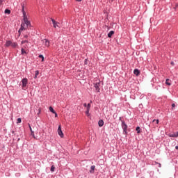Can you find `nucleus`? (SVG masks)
<instances>
[{"label":"nucleus","mask_w":178,"mask_h":178,"mask_svg":"<svg viewBox=\"0 0 178 178\" xmlns=\"http://www.w3.org/2000/svg\"><path fill=\"white\" fill-rule=\"evenodd\" d=\"M22 11L23 13L24 19L21 25V28L19 30V33H22L23 30H26L29 26H30V21L27 18V15H26V11H24V4H22Z\"/></svg>","instance_id":"obj_1"},{"label":"nucleus","mask_w":178,"mask_h":178,"mask_svg":"<svg viewBox=\"0 0 178 178\" xmlns=\"http://www.w3.org/2000/svg\"><path fill=\"white\" fill-rule=\"evenodd\" d=\"M94 87L95 88L96 92H99L101 90V88H99V87H101V81L98 80L96 83H95Z\"/></svg>","instance_id":"obj_2"},{"label":"nucleus","mask_w":178,"mask_h":178,"mask_svg":"<svg viewBox=\"0 0 178 178\" xmlns=\"http://www.w3.org/2000/svg\"><path fill=\"white\" fill-rule=\"evenodd\" d=\"M120 120L122 122V127L123 129V131L124 133H127V124H126V122L122 120V118H120Z\"/></svg>","instance_id":"obj_3"},{"label":"nucleus","mask_w":178,"mask_h":178,"mask_svg":"<svg viewBox=\"0 0 178 178\" xmlns=\"http://www.w3.org/2000/svg\"><path fill=\"white\" fill-rule=\"evenodd\" d=\"M22 90H24V88H26V87L29 83V80L27 79V78H24L22 80Z\"/></svg>","instance_id":"obj_4"},{"label":"nucleus","mask_w":178,"mask_h":178,"mask_svg":"<svg viewBox=\"0 0 178 178\" xmlns=\"http://www.w3.org/2000/svg\"><path fill=\"white\" fill-rule=\"evenodd\" d=\"M58 136H60V137H61V138H63V132L62 131V126L59 125L58 126Z\"/></svg>","instance_id":"obj_5"},{"label":"nucleus","mask_w":178,"mask_h":178,"mask_svg":"<svg viewBox=\"0 0 178 178\" xmlns=\"http://www.w3.org/2000/svg\"><path fill=\"white\" fill-rule=\"evenodd\" d=\"M42 44L44 45V47H49V40H47V39H44L42 40Z\"/></svg>","instance_id":"obj_6"},{"label":"nucleus","mask_w":178,"mask_h":178,"mask_svg":"<svg viewBox=\"0 0 178 178\" xmlns=\"http://www.w3.org/2000/svg\"><path fill=\"white\" fill-rule=\"evenodd\" d=\"M51 20L53 23V26H54V29H56L57 27H59V26L58 25V22L56 21H55V19L51 18Z\"/></svg>","instance_id":"obj_7"},{"label":"nucleus","mask_w":178,"mask_h":178,"mask_svg":"<svg viewBox=\"0 0 178 178\" xmlns=\"http://www.w3.org/2000/svg\"><path fill=\"white\" fill-rule=\"evenodd\" d=\"M169 137H174L177 138L178 137V132L174 133V134H169Z\"/></svg>","instance_id":"obj_8"},{"label":"nucleus","mask_w":178,"mask_h":178,"mask_svg":"<svg viewBox=\"0 0 178 178\" xmlns=\"http://www.w3.org/2000/svg\"><path fill=\"white\" fill-rule=\"evenodd\" d=\"M29 126L31 131V136H33V137L35 138V136H34V131H33V129L31 128V126L30 125V124H29Z\"/></svg>","instance_id":"obj_9"},{"label":"nucleus","mask_w":178,"mask_h":178,"mask_svg":"<svg viewBox=\"0 0 178 178\" xmlns=\"http://www.w3.org/2000/svg\"><path fill=\"white\" fill-rule=\"evenodd\" d=\"M5 46L6 47H12V41H10V40L6 41Z\"/></svg>","instance_id":"obj_10"},{"label":"nucleus","mask_w":178,"mask_h":178,"mask_svg":"<svg viewBox=\"0 0 178 178\" xmlns=\"http://www.w3.org/2000/svg\"><path fill=\"white\" fill-rule=\"evenodd\" d=\"M114 34H115V31H110V32L108 33V38H112V35H113Z\"/></svg>","instance_id":"obj_11"},{"label":"nucleus","mask_w":178,"mask_h":178,"mask_svg":"<svg viewBox=\"0 0 178 178\" xmlns=\"http://www.w3.org/2000/svg\"><path fill=\"white\" fill-rule=\"evenodd\" d=\"M134 74H136V76H140V70H138V69H135L134 70Z\"/></svg>","instance_id":"obj_12"},{"label":"nucleus","mask_w":178,"mask_h":178,"mask_svg":"<svg viewBox=\"0 0 178 178\" xmlns=\"http://www.w3.org/2000/svg\"><path fill=\"white\" fill-rule=\"evenodd\" d=\"M98 124L99 127H102V126H104V120H99Z\"/></svg>","instance_id":"obj_13"},{"label":"nucleus","mask_w":178,"mask_h":178,"mask_svg":"<svg viewBox=\"0 0 178 178\" xmlns=\"http://www.w3.org/2000/svg\"><path fill=\"white\" fill-rule=\"evenodd\" d=\"M94 170H95V165H92V166L90 167V173H94Z\"/></svg>","instance_id":"obj_14"},{"label":"nucleus","mask_w":178,"mask_h":178,"mask_svg":"<svg viewBox=\"0 0 178 178\" xmlns=\"http://www.w3.org/2000/svg\"><path fill=\"white\" fill-rule=\"evenodd\" d=\"M11 47L13 48H16V47H17V42H13L11 43Z\"/></svg>","instance_id":"obj_15"},{"label":"nucleus","mask_w":178,"mask_h":178,"mask_svg":"<svg viewBox=\"0 0 178 178\" xmlns=\"http://www.w3.org/2000/svg\"><path fill=\"white\" fill-rule=\"evenodd\" d=\"M24 48H26V47H23L22 48V49H21V51H22V55H24V54H26V50L24 49Z\"/></svg>","instance_id":"obj_16"},{"label":"nucleus","mask_w":178,"mask_h":178,"mask_svg":"<svg viewBox=\"0 0 178 178\" xmlns=\"http://www.w3.org/2000/svg\"><path fill=\"white\" fill-rule=\"evenodd\" d=\"M165 84H166L167 86H171L170 79H167L166 81H165Z\"/></svg>","instance_id":"obj_17"},{"label":"nucleus","mask_w":178,"mask_h":178,"mask_svg":"<svg viewBox=\"0 0 178 178\" xmlns=\"http://www.w3.org/2000/svg\"><path fill=\"white\" fill-rule=\"evenodd\" d=\"M136 131L138 134H140V133L141 132V129L140 128V127H136Z\"/></svg>","instance_id":"obj_18"},{"label":"nucleus","mask_w":178,"mask_h":178,"mask_svg":"<svg viewBox=\"0 0 178 178\" xmlns=\"http://www.w3.org/2000/svg\"><path fill=\"white\" fill-rule=\"evenodd\" d=\"M38 74H40V71H38V70H36L35 72V79H36L37 78V76H38Z\"/></svg>","instance_id":"obj_19"},{"label":"nucleus","mask_w":178,"mask_h":178,"mask_svg":"<svg viewBox=\"0 0 178 178\" xmlns=\"http://www.w3.org/2000/svg\"><path fill=\"white\" fill-rule=\"evenodd\" d=\"M49 109L50 112L55 113L56 111H55V110H54V108H52V106H50Z\"/></svg>","instance_id":"obj_20"},{"label":"nucleus","mask_w":178,"mask_h":178,"mask_svg":"<svg viewBox=\"0 0 178 178\" xmlns=\"http://www.w3.org/2000/svg\"><path fill=\"white\" fill-rule=\"evenodd\" d=\"M5 13H7L8 15H10V10L6 9Z\"/></svg>","instance_id":"obj_21"},{"label":"nucleus","mask_w":178,"mask_h":178,"mask_svg":"<svg viewBox=\"0 0 178 178\" xmlns=\"http://www.w3.org/2000/svg\"><path fill=\"white\" fill-rule=\"evenodd\" d=\"M51 172H55V165L51 167Z\"/></svg>","instance_id":"obj_22"},{"label":"nucleus","mask_w":178,"mask_h":178,"mask_svg":"<svg viewBox=\"0 0 178 178\" xmlns=\"http://www.w3.org/2000/svg\"><path fill=\"white\" fill-rule=\"evenodd\" d=\"M39 58H40L42 59V62H44V56L40 54V55H39Z\"/></svg>","instance_id":"obj_23"},{"label":"nucleus","mask_w":178,"mask_h":178,"mask_svg":"<svg viewBox=\"0 0 178 178\" xmlns=\"http://www.w3.org/2000/svg\"><path fill=\"white\" fill-rule=\"evenodd\" d=\"M86 113L87 116H90V109H87Z\"/></svg>","instance_id":"obj_24"},{"label":"nucleus","mask_w":178,"mask_h":178,"mask_svg":"<svg viewBox=\"0 0 178 178\" xmlns=\"http://www.w3.org/2000/svg\"><path fill=\"white\" fill-rule=\"evenodd\" d=\"M17 123H22V118H17Z\"/></svg>","instance_id":"obj_25"},{"label":"nucleus","mask_w":178,"mask_h":178,"mask_svg":"<svg viewBox=\"0 0 178 178\" xmlns=\"http://www.w3.org/2000/svg\"><path fill=\"white\" fill-rule=\"evenodd\" d=\"M26 42H29L27 40H22L21 44L23 45V44H26Z\"/></svg>","instance_id":"obj_26"},{"label":"nucleus","mask_w":178,"mask_h":178,"mask_svg":"<svg viewBox=\"0 0 178 178\" xmlns=\"http://www.w3.org/2000/svg\"><path fill=\"white\" fill-rule=\"evenodd\" d=\"M154 122H156V124H158V123H159V120H154L153 123H154Z\"/></svg>","instance_id":"obj_27"},{"label":"nucleus","mask_w":178,"mask_h":178,"mask_svg":"<svg viewBox=\"0 0 178 178\" xmlns=\"http://www.w3.org/2000/svg\"><path fill=\"white\" fill-rule=\"evenodd\" d=\"M175 106H176V104H172V111H173L175 109Z\"/></svg>","instance_id":"obj_28"},{"label":"nucleus","mask_w":178,"mask_h":178,"mask_svg":"<svg viewBox=\"0 0 178 178\" xmlns=\"http://www.w3.org/2000/svg\"><path fill=\"white\" fill-rule=\"evenodd\" d=\"M90 108H91V104H88V106H87V108L86 109H89L90 110Z\"/></svg>","instance_id":"obj_29"},{"label":"nucleus","mask_w":178,"mask_h":178,"mask_svg":"<svg viewBox=\"0 0 178 178\" xmlns=\"http://www.w3.org/2000/svg\"><path fill=\"white\" fill-rule=\"evenodd\" d=\"M41 113V108H39L38 115H40Z\"/></svg>","instance_id":"obj_30"},{"label":"nucleus","mask_w":178,"mask_h":178,"mask_svg":"<svg viewBox=\"0 0 178 178\" xmlns=\"http://www.w3.org/2000/svg\"><path fill=\"white\" fill-rule=\"evenodd\" d=\"M55 115V118H58V113H56V112L54 113Z\"/></svg>","instance_id":"obj_31"},{"label":"nucleus","mask_w":178,"mask_h":178,"mask_svg":"<svg viewBox=\"0 0 178 178\" xmlns=\"http://www.w3.org/2000/svg\"><path fill=\"white\" fill-rule=\"evenodd\" d=\"M83 106H85V108H87L88 105L86 103L83 104Z\"/></svg>","instance_id":"obj_32"},{"label":"nucleus","mask_w":178,"mask_h":178,"mask_svg":"<svg viewBox=\"0 0 178 178\" xmlns=\"http://www.w3.org/2000/svg\"><path fill=\"white\" fill-rule=\"evenodd\" d=\"M115 0H108V2L111 3L113 2Z\"/></svg>","instance_id":"obj_33"},{"label":"nucleus","mask_w":178,"mask_h":178,"mask_svg":"<svg viewBox=\"0 0 178 178\" xmlns=\"http://www.w3.org/2000/svg\"><path fill=\"white\" fill-rule=\"evenodd\" d=\"M171 65H172V66H175V63H174V62H171Z\"/></svg>","instance_id":"obj_34"},{"label":"nucleus","mask_w":178,"mask_h":178,"mask_svg":"<svg viewBox=\"0 0 178 178\" xmlns=\"http://www.w3.org/2000/svg\"><path fill=\"white\" fill-rule=\"evenodd\" d=\"M75 1H76V2H81V1L83 0H75Z\"/></svg>","instance_id":"obj_35"},{"label":"nucleus","mask_w":178,"mask_h":178,"mask_svg":"<svg viewBox=\"0 0 178 178\" xmlns=\"http://www.w3.org/2000/svg\"><path fill=\"white\" fill-rule=\"evenodd\" d=\"M2 5V0H0V6Z\"/></svg>","instance_id":"obj_36"},{"label":"nucleus","mask_w":178,"mask_h":178,"mask_svg":"<svg viewBox=\"0 0 178 178\" xmlns=\"http://www.w3.org/2000/svg\"><path fill=\"white\" fill-rule=\"evenodd\" d=\"M24 38H29V36L28 35H25Z\"/></svg>","instance_id":"obj_37"},{"label":"nucleus","mask_w":178,"mask_h":178,"mask_svg":"<svg viewBox=\"0 0 178 178\" xmlns=\"http://www.w3.org/2000/svg\"><path fill=\"white\" fill-rule=\"evenodd\" d=\"M175 148H176L177 149H178V146H176Z\"/></svg>","instance_id":"obj_38"}]
</instances>
